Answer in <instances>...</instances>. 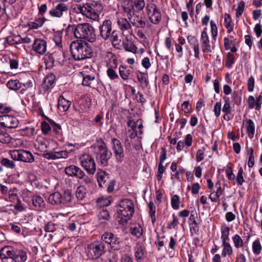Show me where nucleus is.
<instances>
[{"label":"nucleus","mask_w":262,"mask_h":262,"mask_svg":"<svg viewBox=\"0 0 262 262\" xmlns=\"http://www.w3.org/2000/svg\"><path fill=\"white\" fill-rule=\"evenodd\" d=\"M72 56L75 60H82L90 58L93 54L91 46L86 41L77 40L70 45Z\"/></svg>","instance_id":"obj_1"},{"label":"nucleus","mask_w":262,"mask_h":262,"mask_svg":"<svg viewBox=\"0 0 262 262\" xmlns=\"http://www.w3.org/2000/svg\"><path fill=\"white\" fill-rule=\"evenodd\" d=\"M74 36L77 38L83 39L90 42L95 41L96 36L95 29L89 23L79 24L72 26Z\"/></svg>","instance_id":"obj_2"},{"label":"nucleus","mask_w":262,"mask_h":262,"mask_svg":"<svg viewBox=\"0 0 262 262\" xmlns=\"http://www.w3.org/2000/svg\"><path fill=\"white\" fill-rule=\"evenodd\" d=\"M118 222L124 225L134 213V205L132 201L128 199H123L120 202L117 208Z\"/></svg>","instance_id":"obj_3"},{"label":"nucleus","mask_w":262,"mask_h":262,"mask_svg":"<svg viewBox=\"0 0 262 262\" xmlns=\"http://www.w3.org/2000/svg\"><path fill=\"white\" fill-rule=\"evenodd\" d=\"M77 10L86 17L96 20L99 18L100 13L103 10V6L101 3L95 2L92 3H86L83 6H78Z\"/></svg>","instance_id":"obj_4"},{"label":"nucleus","mask_w":262,"mask_h":262,"mask_svg":"<svg viewBox=\"0 0 262 262\" xmlns=\"http://www.w3.org/2000/svg\"><path fill=\"white\" fill-rule=\"evenodd\" d=\"M81 166L90 175H94L96 171V163L94 159L88 154H83L79 157Z\"/></svg>","instance_id":"obj_5"},{"label":"nucleus","mask_w":262,"mask_h":262,"mask_svg":"<svg viewBox=\"0 0 262 262\" xmlns=\"http://www.w3.org/2000/svg\"><path fill=\"white\" fill-rule=\"evenodd\" d=\"M10 154L11 158L15 161L26 163H32L34 161V156L28 150L24 149L12 150H10Z\"/></svg>","instance_id":"obj_6"},{"label":"nucleus","mask_w":262,"mask_h":262,"mask_svg":"<svg viewBox=\"0 0 262 262\" xmlns=\"http://www.w3.org/2000/svg\"><path fill=\"white\" fill-rule=\"evenodd\" d=\"M145 9L150 21L155 25L159 24L161 20V12L156 4L148 3Z\"/></svg>","instance_id":"obj_7"},{"label":"nucleus","mask_w":262,"mask_h":262,"mask_svg":"<svg viewBox=\"0 0 262 262\" xmlns=\"http://www.w3.org/2000/svg\"><path fill=\"white\" fill-rule=\"evenodd\" d=\"M72 200V195L69 192L65 191L63 194L58 192H55L49 196V203L53 205L65 204L70 202Z\"/></svg>","instance_id":"obj_8"},{"label":"nucleus","mask_w":262,"mask_h":262,"mask_svg":"<svg viewBox=\"0 0 262 262\" xmlns=\"http://www.w3.org/2000/svg\"><path fill=\"white\" fill-rule=\"evenodd\" d=\"M98 149L99 152L97 154V158L99 162L102 166H107L108 160L112 155L111 151L109 150L106 145L103 142L98 146Z\"/></svg>","instance_id":"obj_9"},{"label":"nucleus","mask_w":262,"mask_h":262,"mask_svg":"<svg viewBox=\"0 0 262 262\" xmlns=\"http://www.w3.org/2000/svg\"><path fill=\"white\" fill-rule=\"evenodd\" d=\"M104 252V245L101 242H96L89 245L88 247V256L93 259H97Z\"/></svg>","instance_id":"obj_10"},{"label":"nucleus","mask_w":262,"mask_h":262,"mask_svg":"<svg viewBox=\"0 0 262 262\" xmlns=\"http://www.w3.org/2000/svg\"><path fill=\"white\" fill-rule=\"evenodd\" d=\"M33 79H29L26 82L23 83V88L20 91V93L22 95H25L26 96L23 97L22 102L23 104L26 105L25 102L29 103L30 101V98L33 97L34 96V93L32 92L31 91L33 90Z\"/></svg>","instance_id":"obj_11"},{"label":"nucleus","mask_w":262,"mask_h":262,"mask_svg":"<svg viewBox=\"0 0 262 262\" xmlns=\"http://www.w3.org/2000/svg\"><path fill=\"white\" fill-rule=\"evenodd\" d=\"M111 145L114 156L118 162H122L124 158V149L119 140L114 138L111 141Z\"/></svg>","instance_id":"obj_12"},{"label":"nucleus","mask_w":262,"mask_h":262,"mask_svg":"<svg viewBox=\"0 0 262 262\" xmlns=\"http://www.w3.org/2000/svg\"><path fill=\"white\" fill-rule=\"evenodd\" d=\"M69 9V5L64 3H58L53 8L49 11L50 16L54 18H60L64 14L68 13Z\"/></svg>","instance_id":"obj_13"},{"label":"nucleus","mask_w":262,"mask_h":262,"mask_svg":"<svg viewBox=\"0 0 262 262\" xmlns=\"http://www.w3.org/2000/svg\"><path fill=\"white\" fill-rule=\"evenodd\" d=\"M200 42L202 51L204 53H210L214 49L210 41L206 28H205L201 32Z\"/></svg>","instance_id":"obj_14"},{"label":"nucleus","mask_w":262,"mask_h":262,"mask_svg":"<svg viewBox=\"0 0 262 262\" xmlns=\"http://www.w3.org/2000/svg\"><path fill=\"white\" fill-rule=\"evenodd\" d=\"M0 124L4 127L9 128H15L18 127L19 121L15 117L4 115L0 116Z\"/></svg>","instance_id":"obj_15"},{"label":"nucleus","mask_w":262,"mask_h":262,"mask_svg":"<svg viewBox=\"0 0 262 262\" xmlns=\"http://www.w3.org/2000/svg\"><path fill=\"white\" fill-rule=\"evenodd\" d=\"M100 35L105 40L112 34V23L110 19L104 20L99 27Z\"/></svg>","instance_id":"obj_16"},{"label":"nucleus","mask_w":262,"mask_h":262,"mask_svg":"<svg viewBox=\"0 0 262 262\" xmlns=\"http://www.w3.org/2000/svg\"><path fill=\"white\" fill-rule=\"evenodd\" d=\"M47 42L43 39L36 38L34 40L32 49L39 55H43L47 51Z\"/></svg>","instance_id":"obj_17"},{"label":"nucleus","mask_w":262,"mask_h":262,"mask_svg":"<svg viewBox=\"0 0 262 262\" xmlns=\"http://www.w3.org/2000/svg\"><path fill=\"white\" fill-rule=\"evenodd\" d=\"M117 24L123 34L127 33L129 35L133 34L132 25L126 18L123 17L118 18Z\"/></svg>","instance_id":"obj_18"},{"label":"nucleus","mask_w":262,"mask_h":262,"mask_svg":"<svg viewBox=\"0 0 262 262\" xmlns=\"http://www.w3.org/2000/svg\"><path fill=\"white\" fill-rule=\"evenodd\" d=\"M31 201L32 205L30 207L32 209L41 211L45 207V202L43 198L39 195H33L31 198Z\"/></svg>","instance_id":"obj_19"},{"label":"nucleus","mask_w":262,"mask_h":262,"mask_svg":"<svg viewBox=\"0 0 262 262\" xmlns=\"http://www.w3.org/2000/svg\"><path fill=\"white\" fill-rule=\"evenodd\" d=\"M64 172L69 176L78 178L83 176V170L77 166L74 165L66 167L64 169Z\"/></svg>","instance_id":"obj_20"},{"label":"nucleus","mask_w":262,"mask_h":262,"mask_svg":"<svg viewBox=\"0 0 262 262\" xmlns=\"http://www.w3.org/2000/svg\"><path fill=\"white\" fill-rule=\"evenodd\" d=\"M97 182L100 187H103L104 186L107 185V184L105 185V183L110 179L109 173H107L106 171L103 170L98 169V171L97 173Z\"/></svg>","instance_id":"obj_21"},{"label":"nucleus","mask_w":262,"mask_h":262,"mask_svg":"<svg viewBox=\"0 0 262 262\" xmlns=\"http://www.w3.org/2000/svg\"><path fill=\"white\" fill-rule=\"evenodd\" d=\"M83 76L82 84L84 86L92 87L96 81L95 75L94 73L88 74L85 71L82 72Z\"/></svg>","instance_id":"obj_22"},{"label":"nucleus","mask_w":262,"mask_h":262,"mask_svg":"<svg viewBox=\"0 0 262 262\" xmlns=\"http://www.w3.org/2000/svg\"><path fill=\"white\" fill-rule=\"evenodd\" d=\"M188 42L194 50V56L197 59H200V48L198 40L192 36H188Z\"/></svg>","instance_id":"obj_23"},{"label":"nucleus","mask_w":262,"mask_h":262,"mask_svg":"<svg viewBox=\"0 0 262 262\" xmlns=\"http://www.w3.org/2000/svg\"><path fill=\"white\" fill-rule=\"evenodd\" d=\"M28 258L27 252L24 250H16L12 258L13 262H25Z\"/></svg>","instance_id":"obj_24"},{"label":"nucleus","mask_w":262,"mask_h":262,"mask_svg":"<svg viewBox=\"0 0 262 262\" xmlns=\"http://www.w3.org/2000/svg\"><path fill=\"white\" fill-rule=\"evenodd\" d=\"M55 76L53 74H49L44 79L42 83V88L48 91L54 86L55 81Z\"/></svg>","instance_id":"obj_25"},{"label":"nucleus","mask_w":262,"mask_h":262,"mask_svg":"<svg viewBox=\"0 0 262 262\" xmlns=\"http://www.w3.org/2000/svg\"><path fill=\"white\" fill-rule=\"evenodd\" d=\"M15 251L10 246H5L0 251V256L2 259L11 258L12 259Z\"/></svg>","instance_id":"obj_26"},{"label":"nucleus","mask_w":262,"mask_h":262,"mask_svg":"<svg viewBox=\"0 0 262 262\" xmlns=\"http://www.w3.org/2000/svg\"><path fill=\"white\" fill-rule=\"evenodd\" d=\"M71 104V101L66 99L62 95L59 96L58 101V108L61 112L67 111Z\"/></svg>","instance_id":"obj_27"},{"label":"nucleus","mask_w":262,"mask_h":262,"mask_svg":"<svg viewBox=\"0 0 262 262\" xmlns=\"http://www.w3.org/2000/svg\"><path fill=\"white\" fill-rule=\"evenodd\" d=\"M228 230H223L222 232V238L223 239V249L222 251V255L223 257H225L227 254L230 255L232 253V248L230 245L226 242V239L223 237V234H225L226 231Z\"/></svg>","instance_id":"obj_28"},{"label":"nucleus","mask_w":262,"mask_h":262,"mask_svg":"<svg viewBox=\"0 0 262 262\" xmlns=\"http://www.w3.org/2000/svg\"><path fill=\"white\" fill-rule=\"evenodd\" d=\"M135 251V256L137 259H142L146 253L145 247L142 243L137 244Z\"/></svg>","instance_id":"obj_29"},{"label":"nucleus","mask_w":262,"mask_h":262,"mask_svg":"<svg viewBox=\"0 0 262 262\" xmlns=\"http://www.w3.org/2000/svg\"><path fill=\"white\" fill-rule=\"evenodd\" d=\"M133 26L137 28H143L146 25L145 20L142 17H139L138 14L134 16V17L130 19Z\"/></svg>","instance_id":"obj_30"},{"label":"nucleus","mask_w":262,"mask_h":262,"mask_svg":"<svg viewBox=\"0 0 262 262\" xmlns=\"http://www.w3.org/2000/svg\"><path fill=\"white\" fill-rule=\"evenodd\" d=\"M50 141L44 137H39L36 139L35 146H38V148L41 151H45L49 146Z\"/></svg>","instance_id":"obj_31"},{"label":"nucleus","mask_w":262,"mask_h":262,"mask_svg":"<svg viewBox=\"0 0 262 262\" xmlns=\"http://www.w3.org/2000/svg\"><path fill=\"white\" fill-rule=\"evenodd\" d=\"M122 45L125 51L133 53L137 52V47L134 44L131 40L126 38L123 41Z\"/></svg>","instance_id":"obj_32"},{"label":"nucleus","mask_w":262,"mask_h":262,"mask_svg":"<svg viewBox=\"0 0 262 262\" xmlns=\"http://www.w3.org/2000/svg\"><path fill=\"white\" fill-rule=\"evenodd\" d=\"M196 218H197V213L195 210L190 211V215L188 219V224L190 226V229H195L198 228V224L196 222Z\"/></svg>","instance_id":"obj_33"},{"label":"nucleus","mask_w":262,"mask_h":262,"mask_svg":"<svg viewBox=\"0 0 262 262\" xmlns=\"http://www.w3.org/2000/svg\"><path fill=\"white\" fill-rule=\"evenodd\" d=\"M123 10L127 14V17L130 20L134 17V16L139 13L138 11L135 10L134 5L132 3L129 5L124 6Z\"/></svg>","instance_id":"obj_34"},{"label":"nucleus","mask_w":262,"mask_h":262,"mask_svg":"<svg viewBox=\"0 0 262 262\" xmlns=\"http://www.w3.org/2000/svg\"><path fill=\"white\" fill-rule=\"evenodd\" d=\"M102 239L105 243L111 244H115L117 242L116 237H114L112 233L106 232L102 235Z\"/></svg>","instance_id":"obj_35"},{"label":"nucleus","mask_w":262,"mask_h":262,"mask_svg":"<svg viewBox=\"0 0 262 262\" xmlns=\"http://www.w3.org/2000/svg\"><path fill=\"white\" fill-rule=\"evenodd\" d=\"M224 25L227 29L228 33H231L233 29L234 24L232 22L230 15L229 14H225L224 16Z\"/></svg>","instance_id":"obj_36"},{"label":"nucleus","mask_w":262,"mask_h":262,"mask_svg":"<svg viewBox=\"0 0 262 262\" xmlns=\"http://www.w3.org/2000/svg\"><path fill=\"white\" fill-rule=\"evenodd\" d=\"M7 86L10 90L13 91H17L20 89L21 86V83L19 81V80H10L7 83Z\"/></svg>","instance_id":"obj_37"},{"label":"nucleus","mask_w":262,"mask_h":262,"mask_svg":"<svg viewBox=\"0 0 262 262\" xmlns=\"http://www.w3.org/2000/svg\"><path fill=\"white\" fill-rule=\"evenodd\" d=\"M11 137L4 129H0V142L8 144L11 142Z\"/></svg>","instance_id":"obj_38"},{"label":"nucleus","mask_w":262,"mask_h":262,"mask_svg":"<svg viewBox=\"0 0 262 262\" xmlns=\"http://www.w3.org/2000/svg\"><path fill=\"white\" fill-rule=\"evenodd\" d=\"M119 74L123 80H127L130 74V70L127 67L120 66L119 68Z\"/></svg>","instance_id":"obj_39"},{"label":"nucleus","mask_w":262,"mask_h":262,"mask_svg":"<svg viewBox=\"0 0 262 262\" xmlns=\"http://www.w3.org/2000/svg\"><path fill=\"white\" fill-rule=\"evenodd\" d=\"M248 126L247 127V132L248 134V136L250 139H252L254 137L255 133V125L253 121L249 119L247 121Z\"/></svg>","instance_id":"obj_40"},{"label":"nucleus","mask_w":262,"mask_h":262,"mask_svg":"<svg viewBox=\"0 0 262 262\" xmlns=\"http://www.w3.org/2000/svg\"><path fill=\"white\" fill-rule=\"evenodd\" d=\"M86 195L85 188L83 186H79L76 191V196L79 200H82Z\"/></svg>","instance_id":"obj_41"},{"label":"nucleus","mask_w":262,"mask_h":262,"mask_svg":"<svg viewBox=\"0 0 262 262\" xmlns=\"http://www.w3.org/2000/svg\"><path fill=\"white\" fill-rule=\"evenodd\" d=\"M58 53L54 52V53L50 54L45 58V62L47 66L49 68L53 67L55 60V58Z\"/></svg>","instance_id":"obj_42"},{"label":"nucleus","mask_w":262,"mask_h":262,"mask_svg":"<svg viewBox=\"0 0 262 262\" xmlns=\"http://www.w3.org/2000/svg\"><path fill=\"white\" fill-rule=\"evenodd\" d=\"M223 100L225 103L222 108V111L226 114H230L231 112L230 98L227 96H224L223 97Z\"/></svg>","instance_id":"obj_43"},{"label":"nucleus","mask_w":262,"mask_h":262,"mask_svg":"<svg viewBox=\"0 0 262 262\" xmlns=\"http://www.w3.org/2000/svg\"><path fill=\"white\" fill-rule=\"evenodd\" d=\"M180 199L178 195L174 194L171 198V207L174 210H178L180 207Z\"/></svg>","instance_id":"obj_44"},{"label":"nucleus","mask_w":262,"mask_h":262,"mask_svg":"<svg viewBox=\"0 0 262 262\" xmlns=\"http://www.w3.org/2000/svg\"><path fill=\"white\" fill-rule=\"evenodd\" d=\"M98 216L100 221L104 220V222H102V223H105L106 221L110 219V213L106 209H103L100 211Z\"/></svg>","instance_id":"obj_45"},{"label":"nucleus","mask_w":262,"mask_h":262,"mask_svg":"<svg viewBox=\"0 0 262 262\" xmlns=\"http://www.w3.org/2000/svg\"><path fill=\"white\" fill-rule=\"evenodd\" d=\"M138 80L142 84H144L147 86L148 84V75L147 73L139 72L137 74Z\"/></svg>","instance_id":"obj_46"},{"label":"nucleus","mask_w":262,"mask_h":262,"mask_svg":"<svg viewBox=\"0 0 262 262\" xmlns=\"http://www.w3.org/2000/svg\"><path fill=\"white\" fill-rule=\"evenodd\" d=\"M233 63V55L231 53L228 52L226 56L225 66L228 69H230L232 67Z\"/></svg>","instance_id":"obj_47"},{"label":"nucleus","mask_w":262,"mask_h":262,"mask_svg":"<svg viewBox=\"0 0 262 262\" xmlns=\"http://www.w3.org/2000/svg\"><path fill=\"white\" fill-rule=\"evenodd\" d=\"M1 164L8 168H13L15 167L14 162L7 158H2L1 161Z\"/></svg>","instance_id":"obj_48"},{"label":"nucleus","mask_w":262,"mask_h":262,"mask_svg":"<svg viewBox=\"0 0 262 262\" xmlns=\"http://www.w3.org/2000/svg\"><path fill=\"white\" fill-rule=\"evenodd\" d=\"M252 249L253 253L256 254H259L261 250V246L259 240H255L252 244Z\"/></svg>","instance_id":"obj_49"},{"label":"nucleus","mask_w":262,"mask_h":262,"mask_svg":"<svg viewBox=\"0 0 262 262\" xmlns=\"http://www.w3.org/2000/svg\"><path fill=\"white\" fill-rule=\"evenodd\" d=\"M210 27L212 37L213 39L214 40H215L217 35L218 32L216 24L213 20L210 21Z\"/></svg>","instance_id":"obj_50"},{"label":"nucleus","mask_w":262,"mask_h":262,"mask_svg":"<svg viewBox=\"0 0 262 262\" xmlns=\"http://www.w3.org/2000/svg\"><path fill=\"white\" fill-rule=\"evenodd\" d=\"M243 169L242 167H240L238 169V171L236 178V180L238 185H242L245 182V179L243 176Z\"/></svg>","instance_id":"obj_51"},{"label":"nucleus","mask_w":262,"mask_h":262,"mask_svg":"<svg viewBox=\"0 0 262 262\" xmlns=\"http://www.w3.org/2000/svg\"><path fill=\"white\" fill-rule=\"evenodd\" d=\"M148 207L150 210L149 213L152 223L156 221V207L152 202L148 204Z\"/></svg>","instance_id":"obj_52"},{"label":"nucleus","mask_w":262,"mask_h":262,"mask_svg":"<svg viewBox=\"0 0 262 262\" xmlns=\"http://www.w3.org/2000/svg\"><path fill=\"white\" fill-rule=\"evenodd\" d=\"M106 73L107 76L109 77V78L111 80H115L116 79H117L119 78V76L117 74V73L116 72L114 69H113L112 68H108Z\"/></svg>","instance_id":"obj_53"},{"label":"nucleus","mask_w":262,"mask_h":262,"mask_svg":"<svg viewBox=\"0 0 262 262\" xmlns=\"http://www.w3.org/2000/svg\"><path fill=\"white\" fill-rule=\"evenodd\" d=\"M50 123L53 128V131L56 134L59 135L61 133V127L60 124L56 123L53 120H51Z\"/></svg>","instance_id":"obj_54"},{"label":"nucleus","mask_w":262,"mask_h":262,"mask_svg":"<svg viewBox=\"0 0 262 262\" xmlns=\"http://www.w3.org/2000/svg\"><path fill=\"white\" fill-rule=\"evenodd\" d=\"M244 7L245 3L243 1L241 2L236 9V17L237 18H239L241 16L243 12H244Z\"/></svg>","instance_id":"obj_55"},{"label":"nucleus","mask_w":262,"mask_h":262,"mask_svg":"<svg viewBox=\"0 0 262 262\" xmlns=\"http://www.w3.org/2000/svg\"><path fill=\"white\" fill-rule=\"evenodd\" d=\"M232 101L238 105L241 102V97L239 95L238 92L234 91L232 94Z\"/></svg>","instance_id":"obj_56"},{"label":"nucleus","mask_w":262,"mask_h":262,"mask_svg":"<svg viewBox=\"0 0 262 262\" xmlns=\"http://www.w3.org/2000/svg\"><path fill=\"white\" fill-rule=\"evenodd\" d=\"M144 0H135L134 6L138 12L142 10L145 7Z\"/></svg>","instance_id":"obj_57"},{"label":"nucleus","mask_w":262,"mask_h":262,"mask_svg":"<svg viewBox=\"0 0 262 262\" xmlns=\"http://www.w3.org/2000/svg\"><path fill=\"white\" fill-rule=\"evenodd\" d=\"M205 156V148L199 149L198 150L196 155V160L198 162H201L204 158Z\"/></svg>","instance_id":"obj_58"},{"label":"nucleus","mask_w":262,"mask_h":262,"mask_svg":"<svg viewBox=\"0 0 262 262\" xmlns=\"http://www.w3.org/2000/svg\"><path fill=\"white\" fill-rule=\"evenodd\" d=\"M23 144V143L21 139L11 137V142L8 144L10 146L18 147L21 145Z\"/></svg>","instance_id":"obj_59"},{"label":"nucleus","mask_w":262,"mask_h":262,"mask_svg":"<svg viewBox=\"0 0 262 262\" xmlns=\"http://www.w3.org/2000/svg\"><path fill=\"white\" fill-rule=\"evenodd\" d=\"M62 35L60 33H56L55 34L53 40L56 45L59 47H62Z\"/></svg>","instance_id":"obj_60"},{"label":"nucleus","mask_w":262,"mask_h":262,"mask_svg":"<svg viewBox=\"0 0 262 262\" xmlns=\"http://www.w3.org/2000/svg\"><path fill=\"white\" fill-rule=\"evenodd\" d=\"M221 101L217 102L214 106L213 112L216 117L220 116L221 112Z\"/></svg>","instance_id":"obj_61"},{"label":"nucleus","mask_w":262,"mask_h":262,"mask_svg":"<svg viewBox=\"0 0 262 262\" xmlns=\"http://www.w3.org/2000/svg\"><path fill=\"white\" fill-rule=\"evenodd\" d=\"M97 202L100 206H107L111 204V201L110 199H106L105 196H102L98 199Z\"/></svg>","instance_id":"obj_62"},{"label":"nucleus","mask_w":262,"mask_h":262,"mask_svg":"<svg viewBox=\"0 0 262 262\" xmlns=\"http://www.w3.org/2000/svg\"><path fill=\"white\" fill-rule=\"evenodd\" d=\"M226 173L230 181H234L235 179V175L233 173L232 168L230 166L227 167L226 169Z\"/></svg>","instance_id":"obj_63"},{"label":"nucleus","mask_w":262,"mask_h":262,"mask_svg":"<svg viewBox=\"0 0 262 262\" xmlns=\"http://www.w3.org/2000/svg\"><path fill=\"white\" fill-rule=\"evenodd\" d=\"M233 242L235 245V246L236 248H239L240 247L243 246V242L241 239V237L238 235H235L233 237Z\"/></svg>","instance_id":"obj_64"}]
</instances>
